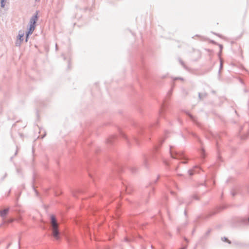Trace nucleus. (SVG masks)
I'll use <instances>...</instances> for the list:
<instances>
[{
    "mask_svg": "<svg viewBox=\"0 0 249 249\" xmlns=\"http://www.w3.org/2000/svg\"><path fill=\"white\" fill-rule=\"evenodd\" d=\"M51 225L53 231V234L54 238L58 239L59 231L58 230V224L53 215L51 216Z\"/></svg>",
    "mask_w": 249,
    "mask_h": 249,
    "instance_id": "nucleus-1",
    "label": "nucleus"
},
{
    "mask_svg": "<svg viewBox=\"0 0 249 249\" xmlns=\"http://www.w3.org/2000/svg\"><path fill=\"white\" fill-rule=\"evenodd\" d=\"M37 20V15L33 16L30 21V28L27 34L26 41H27V38L29 35L32 34L35 29V25Z\"/></svg>",
    "mask_w": 249,
    "mask_h": 249,
    "instance_id": "nucleus-2",
    "label": "nucleus"
},
{
    "mask_svg": "<svg viewBox=\"0 0 249 249\" xmlns=\"http://www.w3.org/2000/svg\"><path fill=\"white\" fill-rule=\"evenodd\" d=\"M8 212V209H5L2 211H0V215L1 216H4L7 214Z\"/></svg>",
    "mask_w": 249,
    "mask_h": 249,
    "instance_id": "nucleus-3",
    "label": "nucleus"
},
{
    "mask_svg": "<svg viewBox=\"0 0 249 249\" xmlns=\"http://www.w3.org/2000/svg\"><path fill=\"white\" fill-rule=\"evenodd\" d=\"M171 155L172 157L175 159H180L182 157V154L180 153H176L175 155H174L172 153Z\"/></svg>",
    "mask_w": 249,
    "mask_h": 249,
    "instance_id": "nucleus-4",
    "label": "nucleus"
},
{
    "mask_svg": "<svg viewBox=\"0 0 249 249\" xmlns=\"http://www.w3.org/2000/svg\"><path fill=\"white\" fill-rule=\"evenodd\" d=\"M24 36V34L23 32H19L18 34V38L20 41L23 40V37Z\"/></svg>",
    "mask_w": 249,
    "mask_h": 249,
    "instance_id": "nucleus-5",
    "label": "nucleus"
},
{
    "mask_svg": "<svg viewBox=\"0 0 249 249\" xmlns=\"http://www.w3.org/2000/svg\"><path fill=\"white\" fill-rule=\"evenodd\" d=\"M5 1V0H1V6L2 7H4V6Z\"/></svg>",
    "mask_w": 249,
    "mask_h": 249,
    "instance_id": "nucleus-6",
    "label": "nucleus"
}]
</instances>
